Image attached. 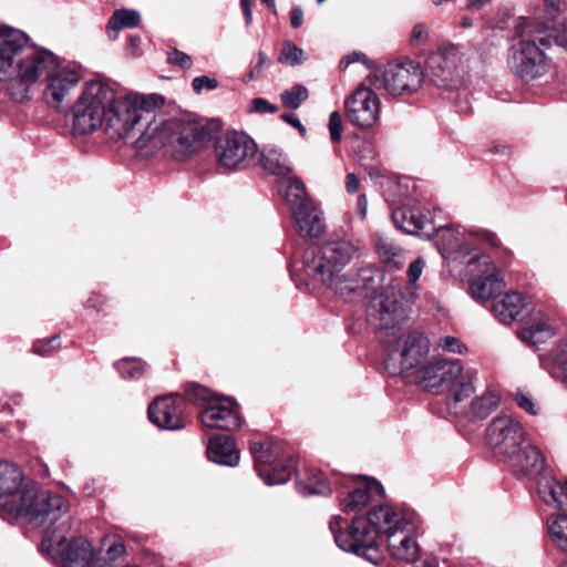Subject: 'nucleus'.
Here are the masks:
<instances>
[{
    "label": "nucleus",
    "mask_w": 567,
    "mask_h": 567,
    "mask_svg": "<svg viewBox=\"0 0 567 567\" xmlns=\"http://www.w3.org/2000/svg\"><path fill=\"white\" fill-rule=\"evenodd\" d=\"M163 104L158 94L117 96L109 83L90 81L73 104V134L102 128L114 141L138 134L133 144L141 156L151 157L165 148L172 157L183 161L197 152L205 128L187 117L158 118L156 109Z\"/></svg>",
    "instance_id": "f257e3e1"
},
{
    "label": "nucleus",
    "mask_w": 567,
    "mask_h": 567,
    "mask_svg": "<svg viewBox=\"0 0 567 567\" xmlns=\"http://www.w3.org/2000/svg\"><path fill=\"white\" fill-rule=\"evenodd\" d=\"M7 519L25 518L42 533L41 551L56 567H71V515L69 503L32 482L3 505Z\"/></svg>",
    "instance_id": "f03ea898"
},
{
    "label": "nucleus",
    "mask_w": 567,
    "mask_h": 567,
    "mask_svg": "<svg viewBox=\"0 0 567 567\" xmlns=\"http://www.w3.org/2000/svg\"><path fill=\"white\" fill-rule=\"evenodd\" d=\"M358 246L348 239H333L308 248L302 257L305 274L331 289L339 297L353 300L374 289L380 272L372 266L344 271Z\"/></svg>",
    "instance_id": "7ed1b4c3"
},
{
    "label": "nucleus",
    "mask_w": 567,
    "mask_h": 567,
    "mask_svg": "<svg viewBox=\"0 0 567 567\" xmlns=\"http://www.w3.org/2000/svg\"><path fill=\"white\" fill-rule=\"evenodd\" d=\"M410 519L392 506L384 504L373 507L368 516H357L352 519L347 532L342 526L346 520L337 515L329 522V528L334 536L337 546L349 553L364 557L372 564H379L382 558L379 537L385 534L403 532Z\"/></svg>",
    "instance_id": "20e7f679"
},
{
    "label": "nucleus",
    "mask_w": 567,
    "mask_h": 567,
    "mask_svg": "<svg viewBox=\"0 0 567 567\" xmlns=\"http://www.w3.org/2000/svg\"><path fill=\"white\" fill-rule=\"evenodd\" d=\"M59 66V58L49 50L29 45L24 32L6 24L0 27V81L19 79L30 86L45 82Z\"/></svg>",
    "instance_id": "39448f33"
},
{
    "label": "nucleus",
    "mask_w": 567,
    "mask_h": 567,
    "mask_svg": "<svg viewBox=\"0 0 567 567\" xmlns=\"http://www.w3.org/2000/svg\"><path fill=\"white\" fill-rule=\"evenodd\" d=\"M549 24L534 29L528 24L522 30V40L508 50L507 65L511 72L523 81H533L548 72L549 60L540 47H549L550 37L545 33Z\"/></svg>",
    "instance_id": "423d86ee"
},
{
    "label": "nucleus",
    "mask_w": 567,
    "mask_h": 567,
    "mask_svg": "<svg viewBox=\"0 0 567 567\" xmlns=\"http://www.w3.org/2000/svg\"><path fill=\"white\" fill-rule=\"evenodd\" d=\"M476 371L464 370L458 360L437 359L427 361L415 374V382L424 390L439 391L447 388L450 401L461 402L475 392L473 385Z\"/></svg>",
    "instance_id": "0eeeda50"
},
{
    "label": "nucleus",
    "mask_w": 567,
    "mask_h": 567,
    "mask_svg": "<svg viewBox=\"0 0 567 567\" xmlns=\"http://www.w3.org/2000/svg\"><path fill=\"white\" fill-rule=\"evenodd\" d=\"M430 341L420 332L400 336L385 348L384 369L391 375L413 371L416 374L429 360Z\"/></svg>",
    "instance_id": "6e6552de"
},
{
    "label": "nucleus",
    "mask_w": 567,
    "mask_h": 567,
    "mask_svg": "<svg viewBox=\"0 0 567 567\" xmlns=\"http://www.w3.org/2000/svg\"><path fill=\"white\" fill-rule=\"evenodd\" d=\"M285 198L298 234L308 238L320 237L324 231L322 213L308 196L301 181L293 178L289 182Z\"/></svg>",
    "instance_id": "1a4fd4ad"
},
{
    "label": "nucleus",
    "mask_w": 567,
    "mask_h": 567,
    "mask_svg": "<svg viewBox=\"0 0 567 567\" xmlns=\"http://www.w3.org/2000/svg\"><path fill=\"white\" fill-rule=\"evenodd\" d=\"M367 82L374 89H383L389 94H412L421 89L424 74L419 63L405 60L399 64L388 65L381 73H373Z\"/></svg>",
    "instance_id": "9d476101"
},
{
    "label": "nucleus",
    "mask_w": 567,
    "mask_h": 567,
    "mask_svg": "<svg viewBox=\"0 0 567 567\" xmlns=\"http://www.w3.org/2000/svg\"><path fill=\"white\" fill-rule=\"evenodd\" d=\"M367 313L369 322L381 331L400 327L406 319L402 285H388L370 300Z\"/></svg>",
    "instance_id": "9b49d317"
},
{
    "label": "nucleus",
    "mask_w": 567,
    "mask_h": 567,
    "mask_svg": "<svg viewBox=\"0 0 567 567\" xmlns=\"http://www.w3.org/2000/svg\"><path fill=\"white\" fill-rule=\"evenodd\" d=\"M465 265L471 295L474 299L487 301L503 290L504 280L489 255L477 254L465 261Z\"/></svg>",
    "instance_id": "f8f14e48"
},
{
    "label": "nucleus",
    "mask_w": 567,
    "mask_h": 567,
    "mask_svg": "<svg viewBox=\"0 0 567 567\" xmlns=\"http://www.w3.org/2000/svg\"><path fill=\"white\" fill-rule=\"evenodd\" d=\"M257 152V145L248 135L229 132L217 137L214 155L219 167L226 171L246 168Z\"/></svg>",
    "instance_id": "ddd939ff"
},
{
    "label": "nucleus",
    "mask_w": 567,
    "mask_h": 567,
    "mask_svg": "<svg viewBox=\"0 0 567 567\" xmlns=\"http://www.w3.org/2000/svg\"><path fill=\"white\" fill-rule=\"evenodd\" d=\"M486 441L494 454L506 461L525 443V431L519 421L509 415L494 419L487 427Z\"/></svg>",
    "instance_id": "4468645a"
},
{
    "label": "nucleus",
    "mask_w": 567,
    "mask_h": 567,
    "mask_svg": "<svg viewBox=\"0 0 567 567\" xmlns=\"http://www.w3.org/2000/svg\"><path fill=\"white\" fill-rule=\"evenodd\" d=\"M381 102L378 94L365 83L359 85L346 100V115L359 128H370L379 120Z\"/></svg>",
    "instance_id": "2eb2a0df"
},
{
    "label": "nucleus",
    "mask_w": 567,
    "mask_h": 567,
    "mask_svg": "<svg viewBox=\"0 0 567 567\" xmlns=\"http://www.w3.org/2000/svg\"><path fill=\"white\" fill-rule=\"evenodd\" d=\"M460 51L453 45H443L431 53L426 60V70L437 87L452 89L458 83Z\"/></svg>",
    "instance_id": "dca6fc26"
},
{
    "label": "nucleus",
    "mask_w": 567,
    "mask_h": 567,
    "mask_svg": "<svg viewBox=\"0 0 567 567\" xmlns=\"http://www.w3.org/2000/svg\"><path fill=\"white\" fill-rule=\"evenodd\" d=\"M184 400L175 394L155 399L147 410L150 421L156 426L176 431L185 426Z\"/></svg>",
    "instance_id": "f3484780"
},
{
    "label": "nucleus",
    "mask_w": 567,
    "mask_h": 567,
    "mask_svg": "<svg viewBox=\"0 0 567 567\" xmlns=\"http://www.w3.org/2000/svg\"><path fill=\"white\" fill-rule=\"evenodd\" d=\"M199 416L205 427L235 431L241 426L238 404L230 398L210 401Z\"/></svg>",
    "instance_id": "a211bd4d"
},
{
    "label": "nucleus",
    "mask_w": 567,
    "mask_h": 567,
    "mask_svg": "<svg viewBox=\"0 0 567 567\" xmlns=\"http://www.w3.org/2000/svg\"><path fill=\"white\" fill-rule=\"evenodd\" d=\"M433 235H435V244L440 252L449 262H464V259L473 250L466 240L465 231H461L458 227L440 226L436 227Z\"/></svg>",
    "instance_id": "6ab92c4d"
},
{
    "label": "nucleus",
    "mask_w": 567,
    "mask_h": 567,
    "mask_svg": "<svg viewBox=\"0 0 567 567\" xmlns=\"http://www.w3.org/2000/svg\"><path fill=\"white\" fill-rule=\"evenodd\" d=\"M473 394L474 392L461 402L449 401L450 410L456 415L466 416L471 420H484L498 405L499 395L493 390H486L475 399H473Z\"/></svg>",
    "instance_id": "aec40b11"
},
{
    "label": "nucleus",
    "mask_w": 567,
    "mask_h": 567,
    "mask_svg": "<svg viewBox=\"0 0 567 567\" xmlns=\"http://www.w3.org/2000/svg\"><path fill=\"white\" fill-rule=\"evenodd\" d=\"M518 477H536L545 466V458L538 447L524 443L505 461Z\"/></svg>",
    "instance_id": "412c9836"
},
{
    "label": "nucleus",
    "mask_w": 567,
    "mask_h": 567,
    "mask_svg": "<svg viewBox=\"0 0 567 567\" xmlns=\"http://www.w3.org/2000/svg\"><path fill=\"white\" fill-rule=\"evenodd\" d=\"M43 99L47 104L58 111H68L71 102V72L59 66L44 82Z\"/></svg>",
    "instance_id": "4be33fe9"
},
{
    "label": "nucleus",
    "mask_w": 567,
    "mask_h": 567,
    "mask_svg": "<svg viewBox=\"0 0 567 567\" xmlns=\"http://www.w3.org/2000/svg\"><path fill=\"white\" fill-rule=\"evenodd\" d=\"M353 489L343 499L346 513L359 512L378 497L384 496V488L377 480L359 477L353 481Z\"/></svg>",
    "instance_id": "5701e85b"
},
{
    "label": "nucleus",
    "mask_w": 567,
    "mask_h": 567,
    "mask_svg": "<svg viewBox=\"0 0 567 567\" xmlns=\"http://www.w3.org/2000/svg\"><path fill=\"white\" fill-rule=\"evenodd\" d=\"M394 225L413 235L432 237L436 230V226L432 220L427 219L419 209L412 207H400L392 212Z\"/></svg>",
    "instance_id": "b1692460"
},
{
    "label": "nucleus",
    "mask_w": 567,
    "mask_h": 567,
    "mask_svg": "<svg viewBox=\"0 0 567 567\" xmlns=\"http://www.w3.org/2000/svg\"><path fill=\"white\" fill-rule=\"evenodd\" d=\"M207 456L210 461L227 466H235L239 462V453L235 440L229 435H215L210 437L207 446Z\"/></svg>",
    "instance_id": "393cba45"
},
{
    "label": "nucleus",
    "mask_w": 567,
    "mask_h": 567,
    "mask_svg": "<svg viewBox=\"0 0 567 567\" xmlns=\"http://www.w3.org/2000/svg\"><path fill=\"white\" fill-rule=\"evenodd\" d=\"M537 493L546 505L558 511H567V488L554 477H540L537 483Z\"/></svg>",
    "instance_id": "a878e982"
},
{
    "label": "nucleus",
    "mask_w": 567,
    "mask_h": 567,
    "mask_svg": "<svg viewBox=\"0 0 567 567\" xmlns=\"http://www.w3.org/2000/svg\"><path fill=\"white\" fill-rule=\"evenodd\" d=\"M250 453L254 457L255 470L258 475L266 471V466L274 465L282 455V446L275 440L265 442L254 441L250 443Z\"/></svg>",
    "instance_id": "bb28decb"
},
{
    "label": "nucleus",
    "mask_w": 567,
    "mask_h": 567,
    "mask_svg": "<svg viewBox=\"0 0 567 567\" xmlns=\"http://www.w3.org/2000/svg\"><path fill=\"white\" fill-rule=\"evenodd\" d=\"M25 485L19 466L10 462H0V497H7L2 506L20 493Z\"/></svg>",
    "instance_id": "cd10ccee"
},
{
    "label": "nucleus",
    "mask_w": 567,
    "mask_h": 567,
    "mask_svg": "<svg viewBox=\"0 0 567 567\" xmlns=\"http://www.w3.org/2000/svg\"><path fill=\"white\" fill-rule=\"evenodd\" d=\"M525 307V299L522 293L507 292L501 300L493 303L492 311L501 322L509 323L517 318Z\"/></svg>",
    "instance_id": "c85d7f7f"
},
{
    "label": "nucleus",
    "mask_w": 567,
    "mask_h": 567,
    "mask_svg": "<svg viewBox=\"0 0 567 567\" xmlns=\"http://www.w3.org/2000/svg\"><path fill=\"white\" fill-rule=\"evenodd\" d=\"M73 567H109L91 543L83 537H73Z\"/></svg>",
    "instance_id": "c756f323"
},
{
    "label": "nucleus",
    "mask_w": 567,
    "mask_h": 567,
    "mask_svg": "<svg viewBox=\"0 0 567 567\" xmlns=\"http://www.w3.org/2000/svg\"><path fill=\"white\" fill-rule=\"evenodd\" d=\"M388 546L391 555L404 561H414L419 554V546L405 530L390 534Z\"/></svg>",
    "instance_id": "7c9ffc66"
},
{
    "label": "nucleus",
    "mask_w": 567,
    "mask_h": 567,
    "mask_svg": "<svg viewBox=\"0 0 567 567\" xmlns=\"http://www.w3.org/2000/svg\"><path fill=\"white\" fill-rule=\"evenodd\" d=\"M297 484L300 493L305 495H329L331 489L322 473L312 468H305L298 474Z\"/></svg>",
    "instance_id": "2f4dec72"
},
{
    "label": "nucleus",
    "mask_w": 567,
    "mask_h": 567,
    "mask_svg": "<svg viewBox=\"0 0 567 567\" xmlns=\"http://www.w3.org/2000/svg\"><path fill=\"white\" fill-rule=\"evenodd\" d=\"M259 165L271 175L287 176L291 172L287 156L278 148H267L260 152Z\"/></svg>",
    "instance_id": "473e14b6"
},
{
    "label": "nucleus",
    "mask_w": 567,
    "mask_h": 567,
    "mask_svg": "<svg viewBox=\"0 0 567 567\" xmlns=\"http://www.w3.org/2000/svg\"><path fill=\"white\" fill-rule=\"evenodd\" d=\"M375 250L383 262L394 268H401L403 266L405 259L403 249L396 246L389 237L377 234Z\"/></svg>",
    "instance_id": "72a5a7b5"
},
{
    "label": "nucleus",
    "mask_w": 567,
    "mask_h": 567,
    "mask_svg": "<svg viewBox=\"0 0 567 567\" xmlns=\"http://www.w3.org/2000/svg\"><path fill=\"white\" fill-rule=\"evenodd\" d=\"M554 336V329L547 319H539L519 332L523 342L529 346L544 343Z\"/></svg>",
    "instance_id": "f704fd0d"
},
{
    "label": "nucleus",
    "mask_w": 567,
    "mask_h": 567,
    "mask_svg": "<svg viewBox=\"0 0 567 567\" xmlns=\"http://www.w3.org/2000/svg\"><path fill=\"white\" fill-rule=\"evenodd\" d=\"M141 16L136 10L120 9L116 10L110 19L107 25L109 35L112 37V32L116 33L123 28H135L140 24Z\"/></svg>",
    "instance_id": "c9c22d12"
},
{
    "label": "nucleus",
    "mask_w": 567,
    "mask_h": 567,
    "mask_svg": "<svg viewBox=\"0 0 567 567\" xmlns=\"http://www.w3.org/2000/svg\"><path fill=\"white\" fill-rule=\"evenodd\" d=\"M548 532L553 542L567 551V515L560 514L548 520Z\"/></svg>",
    "instance_id": "e433bc0d"
},
{
    "label": "nucleus",
    "mask_w": 567,
    "mask_h": 567,
    "mask_svg": "<svg viewBox=\"0 0 567 567\" xmlns=\"http://www.w3.org/2000/svg\"><path fill=\"white\" fill-rule=\"evenodd\" d=\"M184 394L189 402L205 408L209 405L210 401L219 398L213 395L206 386L193 382L185 384Z\"/></svg>",
    "instance_id": "4c0bfd02"
},
{
    "label": "nucleus",
    "mask_w": 567,
    "mask_h": 567,
    "mask_svg": "<svg viewBox=\"0 0 567 567\" xmlns=\"http://www.w3.org/2000/svg\"><path fill=\"white\" fill-rule=\"evenodd\" d=\"M115 368L124 379L137 380L145 372V363L136 358H124L115 363Z\"/></svg>",
    "instance_id": "58836bf2"
},
{
    "label": "nucleus",
    "mask_w": 567,
    "mask_h": 567,
    "mask_svg": "<svg viewBox=\"0 0 567 567\" xmlns=\"http://www.w3.org/2000/svg\"><path fill=\"white\" fill-rule=\"evenodd\" d=\"M292 474L291 465H282L280 467H274L272 471L260 472L259 477L267 485L285 484L288 482Z\"/></svg>",
    "instance_id": "ea45409f"
},
{
    "label": "nucleus",
    "mask_w": 567,
    "mask_h": 567,
    "mask_svg": "<svg viewBox=\"0 0 567 567\" xmlns=\"http://www.w3.org/2000/svg\"><path fill=\"white\" fill-rule=\"evenodd\" d=\"M307 99L308 90L303 85H295L290 90L281 93L284 105L293 110L298 109Z\"/></svg>",
    "instance_id": "a19ab883"
},
{
    "label": "nucleus",
    "mask_w": 567,
    "mask_h": 567,
    "mask_svg": "<svg viewBox=\"0 0 567 567\" xmlns=\"http://www.w3.org/2000/svg\"><path fill=\"white\" fill-rule=\"evenodd\" d=\"M279 62L286 63L289 65H298L303 62V51L299 47L295 45L291 42H286L282 47L280 55L278 58Z\"/></svg>",
    "instance_id": "79ce46f5"
},
{
    "label": "nucleus",
    "mask_w": 567,
    "mask_h": 567,
    "mask_svg": "<svg viewBox=\"0 0 567 567\" xmlns=\"http://www.w3.org/2000/svg\"><path fill=\"white\" fill-rule=\"evenodd\" d=\"M554 369L556 373H561L567 383V338L558 346L554 355Z\"/></svg>",
    "instance_id": "37998d69"
},
{
    "label": "nucleus",
    "mask_w": 567,
    "mask_h": 567,
    "mask_svg": "<svg viewBox=\"0 0 567 567\" xmlns=\"http://www.w3.org/2000/svg\"><path fill=\"white\" fill-rule=\"evenodd\" d=\"M437 347L443 351L457 354H463L467 351L466 346L458 338L453 336L441 337L437 341Z\"/></svg>",
    "instance_id": "c03bdc74"
},
{
    "label": "nucleus",
    "mask_w": 567,
    "mask_h": 567,
    "mask_svg": "<svg viewBox=\"0 0 567 567\" xmlns=\"http://www.w3.org/2000/svg\"><path fill=\"white\" fill-rule=\"evenodd\" d=\"M544 9L547 16V22L542 23L534 29H542L543 25L549 24V30L553 27L554 20L563 12L564 4L561 0H544Z\"/></svg>",
    "instance_id": "a18cd8bd"
},
{
    "label": "nucleus",
    "mask_w": 567,
    "mask_h": 567,
    "mask_svg": "<svg viewBox=\"0 0 567 567\" xmlns=\"http://www.w3.org/2000/svg\"><path fill=\"white\" fill-rule=\"evenodd\" d=\"M512 398L514 402L518 405V408H520L522 410L526 411L532 415L537 414L536 404L533 398L529 395V393L524 392L520 389H517L512 393Z\"/></svg>",
    "instance_id": "49530a36"
},
{
    "label": "nucleus",
    "mask_w": 567,
    "mask_h": 567,
    "mask_svg": "<svg viewBox=\"0 0 567 567\" xmlns=\"http://www.w3.org/2000/svg\"><path fill=\"white\" fill-rule=\"evenodd\" d=\"M167 61L168 63L178 65L185 70L190 69L193 65L192 58L187 53L182 52L175 48H172L167 51Z\"/></svg>",
    "instance_id": "de8ad7c7"
},
{
    "label": "nucleus",
    "mask_w": 567,
    "mask_h": 567,
    "mask_svg": "<svg viewBox=\"0 0 567 567\" xmlns=\"http://www.w3.org/2000/svg\"><path fill=\"white\" fill-rule=\"evenodd\" d=\"M60 348V341L58 336H53L48 339H41L33 343V351L41 355H47L52 351Z\"/></svg>",
    "instance_id": "09e8293b"
},
{
    "label": "nucleus",
    "mask_w": 567,
    "mask_h": 567,
    "mask_svg": "<svg viewBox=\"0 0 567 567\" xmlns=\"http://www.w3.org/2000/svg\"><path fill=\"white\" fill-rule=\"evenodd\" d=\"M329 133L332 142L338 143L341 141L343 124L342 117L339 112L334 111L329 116Z\"/></svg>",
    "instance_id": "8fccbe9b"
},
{
    "label": "nucleus",
    "mask_w": 567,
    "mask_h": 567,
    "mask_svg": "<svg viewBox=\"0 0 567 567\" xmlns=\"http://www.w3.org/2000/svg\"><path fill=\"white\" fill-rule=\"evenodd\" d=\"M468 234L473 237H476L480 241H482L493 248H497L501 246V241H499L497 235L491 230L481 229V228H472L468 230Z\"/></svg>",
    "instance_id": "3c124183"
},
{
    "label": "nucleus",
    "mask_w": 567,
    "mask_h": 567,
    "mask_svg": "<svg viewBox=\"0 0 567 567\" xmlns=\"http://www.w3.org/2000/svg\"><path fill=\"white\" fill-rule=\"evenodd\" d=\"M278 107L275 104L269 103L266 99L256 97L250 102L249 111L255 113H275Z\"/></svg>",
    "instance_id": "603ef678"
},
{
    "label": "nucleus",
    "mask_w": 567,
    "mask_h": 567,
    "mask_svg": "<svg viewBox=\"0 0 567 567\" xmlns=\"http://www.w3.org/2000/svg\"><path fill=\"white\" fill-rule=\"evenodd\" d=\"M425 267V260L422 257L413 260L408 269V278L411 285H415L419 278L421 277Z\"/></svg>",
    "instance_id": "864d4df0"
},
{
    "label": "nucleus",
    "mask_w": 567,
    "mask_h": 567,
    "mask_svg": "<svg viewBox=\"0 0 567 567\" xmlns=\"http://www.w3.org/2000/svg\"><path fill=\"white\" fill-rule=\"evenodd\" d=\"M193 90L200 93L203 89L215 90L218 86V81L207 75L197 76L193 80Z\"/></svg>",
    "instance_id": "5fc2aeb1"
},
{
    "label": "nucleus",
    "mask_w": 567,
    "mask_h": 567,
    "mask_svg": "<svg viewBox=\"0 0 567 567\" xmlns=\"http://www.w3.org/2000/svg\"><path fill=\"white\" fill-rule=\"evenodd\" d=\"M355 62H361V63H363L369 69L372 65L371 61L368 59V56L364 53L355 52L354 51V52L346 55L340 61V68L341 69H347L350 64L355 63Z\"/></svg>",
    "instance_id": "6e6d98bb"
},
{
    "label": "nucleus",
    "mask_w": 567,
    "mask_h": 567,
    "mask_svg": "<svg viewBox=\"0 0 567 567\" xmlns=\"http://www.w3.org/2000/svg\"><path fill=\"white\" fill-rule=\"evenodd\" d=\"M269 59L267 54L262 51L258 53V62L257 64L251 69V71L248 74L249 80L258 79L262 72L265 66L268 64Z\"/></svg>",
    "instance_id": "4d7b16f0"
},
{
    "label": "nucleus",
    "mask_w": 567,
    "mask_h": 567,
    "mask_svg": "<svg viewBox=\"0 0 567 567\" xmlns=\"http://www.w3.org/2000/svg\"><path fill=\"white\" fill-rule=\"evenodd\" d=\"M427 37H429V31H427L426 25H424L423 23H417L414 25V28L412 30V37H411V41L413 43L422 42V41L426 40Z\"/></svg>",
    "instance_id": "13d9d810"
},
{
    "label": "nucleus",
    "mask_w": 567,
    "mask_h": 567,
    "mask_svg": "<svg viewBox=\"0 0 567 567\" xmlns=\"http://www.w3.org/2000/svg\"><path fill=\"white\" fill-rule=\"evenodd\" d=\"M106 554L111 560H116L124 556L125 545L122 542H115L107 548Z\"/></svg>",
    "instance_id": "bf43d9fd"
},
{
    "label": "nucleus",
    "mask_w": 567,
    "mask_h": 567,
    "mask_svg": "<svg viewBox=\"0 0 567 567\" xmlns=\"http://www.w3.org/2000/svg\"><path fill=\"white\" fill-rule=\"evenodd\" d=\"M494 0H466L465 8L468 11L477 12L493 3Z\"/></svg>",
    "instance_id": "052dcab7"
},
{
    "label": "nucleus",
    "mask_w": 567,
    "mask_h": 567,
    "mask_svg": "<svg viewBox=\"0 0 567 567\" xmlns=\"http://www.w3.org/2000/svg\"><path fill=\"white\" fill-rule=\"evenodd\" d=\"M281 118L287 122L288 124H290L291 126H293L295 128H297L301 134H305L306 132V128L305 126L301 124L300 120L297 117V115L292 114V113H284L281 115Z\"/></svg>",
    "instance_id": "680f3d73"
},
{
    "label": "nucleus",
    "mask_w": 567,
    "mask_h": 567,
    "mask_svg": "<svg viewBox=\"0 0 567 567\" xmlns=\"http://www.w3.org/2000/svg\"><path fill=\"white\" fill-rule=\"evenodd\" d=\"M555 42L567 51V18L563 21L561 29L555 34Z\"/></svg>",
    "instance_id": "e2e57ef3"
},
{
    "label": "nucleus",
    "mask_w": 567,
    "mask_h": 567,
    "mask_svg": "<svg viewBox=\"0 0 567 567\" xmlns=\"http://www.w3.org/2000/svg\"><path fill=\"white\" fill-rule=\"evenodd\" d=\"M346 189L349 194H354L359 189V179L354 173H348L346 176Z\"/></svg>",
    "instance_id": "0e129e2a"
},
{
    "label": "nucleus",
    "mask_w": 567,
    "mask_h": 567,
    "mask_svg": "<svg viewBox=\"0 0 567 567\" xmlns=\"http://www.w3.org/2000/svg\"><path fill=\"white\" fill-rule=\"evenodd\" d=\"M303 22V11L300 8H295L290 12V24L292 28L297 29L302 25Z\"/></svg>",
    "instance_id": "69168bd1"
},
{
    "label": "nucleus",
    "mask_w": 567,
    "mask_h": 567,
    "mask_svg": "<svg viewBox=\"0 0 567 567\" xmlns=\"http://www.w3.org/2000/svg\"><path fill=\"white\" fill-rule=\"evenodd\" d=\"M31 466L38 476L47 477L49 475V467L41 460L37 458L32 461Z\"/></svg>",
    "instance_id": "338daca9"
},
{
    "label": "nucleus",
    "mask_w": 567,
    "mask_h": 567,
    "mask_svg": "<svg viewBox=\"0 0 567 567\" xmlns=\"http://www.w3.org/2000/svg\"><path fill=\"white\" fill-rule=\"evenodd\" d=\"M368 202L364 195H360L357 199L355 210L357 214L363 219L367 215Z\"/></svg>",
    "instance_id": "774afa93"
}]
</instances>
